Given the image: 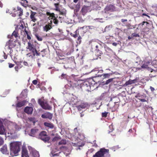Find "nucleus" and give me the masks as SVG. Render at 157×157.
I'll list each match as a JSON object with an SVG mask.
<instances>
[{
  "label": "nucleus",
  "mask_w": 157,
  "mask_h": 157,
  "mask_svg": "<svg viewBox=\"0 0 157 157\" xmlns=\"http://www.w3.org/2000/svg\"><path fill=\"white\" fill-rule=\"evenodd\" d=\"M77 33V30L76 31H75V34H73L72 33H71L70 34V35H71V36H73L75 38H76L77 36H78V35H79L78 33V34Z\"/></svg>",
  "instance_id": "obj_35"
},
{
  "label": "nucleus",
  "mask_w": 157,
  "mask_h": 157,
  "mask_svg": "<svg viewBox=\"0 0 157 157\" xmlns=\"http://www.w3.org/2000/svg\"><path fill=\"white\" fill-rule=\"evenodd\" d=\"M8 64L9 65V68H12L13 67L14 65V64L10 63H9Z\"/></svg>",
  "instance_id": "obj_51"
},
{
  "label": "nucleus",
  "mask_w": 157,
  "mask_h": 157,
  "mask_svg": "<svg viewBox=\"0 0 157 157\" xmlns=\"http://www.w3.org/2000/svg\"><path fill=\"white\" fill-rule=\"evenodd\" d=\"M44 124L45 126L49 128H53L54 126L53 124L48 122H44Z\"/></svg>",
  "instance_id": "obj_28"
},
{
  "label": "nucleus",
  "mask_w": 157,
  "mask_h": 157,
  "mask_svg": "<svg viewBox=\"0 0 157 157\" xmlns=\"http://www.w3.org/2000/svg\"><path fill=\"white\" fill-rule=\"evenodd\" d=\"M113 78H111L108 79L106 81L105 84L107 85L109 84L110 83L113 81Z\"/></svg>",
  "instance_id": "obj_37"
},
{
  "label": "nucleus",
  "mask_w": 157,
  "mask_h": 157,
  "mask_svg": "<svg viewBox=\"0 0 157 157\" xmlns=\"http://www.w3.org/2000/svg\"><path fill=\"white\" fill-rule=\"evenodd\" d=\"M89 7L84 6L82 8L81 10V12L82 14L84 15L86 13L90 10Z\"/></svg>",
  "instance_id": "obj_19"
},
{
  "label": "nucleus",
  "mask_w": 157,
  "mask_h": 157,
  "mask_svg": "<svg viewBox=\"0 0 157 157\" xmlns=\"http://www.w3.org/2000/svg\"><path fill=\"white\" fill-rule=\"evenodd\" d=\"M33 109L32 107L26 106L24 109V112L28 114H31L33 113Z\"/></svg>",
  "instance_id": "obj_17"
},
{
  "label": "nucleus",
  "mask_w": 157,
  "mask_h": 157,
  "mask_svg": "<svg viewBox=\"0 0 157 157\" xmlns=\"http://www.w3.org/2000/svg\"><path fill=\"white\" fill-rule=\"evenodd\" d=\"M59 3H55L54 6L56 7L55 10L59 12L60 14L65 15L66 14V10L65 9L63 8L61 6H59Z\"/></svg>",
  "instance_id": "obj_4"
},
{
  "label": "nucleus",
  "mask_w": 157,
  "mask_h": 157,
  "mask_svg": "<svg viewBox=\"0 0 157 157\" xmlns=\"http://www.w3.org/2000/svg\"><path fill=\"white\" fill-rule=\"evenodd\" d=\"M119 105V103H115L114 105L113 106V111H115L117 110L118 109Z\"/></svg>",
  "instance_id": "obj_29"
},
{
  "label": "nucleus",
  "mask_w": 157,
  "mask_h": 157,
  "mask_svg": "<svg viewBox=\"0 0 157 157\" xmlns=\"http://www.w3.org/2000/svg\"><path fill=\"white\" fill-rule=\"evenodd\" d=\"M109 150L106 149L105 148H101L97 152L93 157H105V155H108L109 154Z\"/></svg>",
  "instance_id": "obj_2"
},
{
  "label": "nucleus",
  "mask_w": 157,
  "mask_h": 157,
  "mask_svg": "<svg viewBox=\"0 0 157 157\" xmlns=\"http://www.w3.org/2000/svg\"><path fill=\"white\" fill-rule=\"evenodd\" d=\"M116 100L117 101H114V103H119L120 102V100L118 98H116Z\"/></svg>",
  "instance_id": "obj_47"
},
{
  "label": "nucleus",
  "mask_w": 157,
  "mask_h": 157,
  "mask_svg": "<svg viewBox=\"0 0 157 157\" xmlns=\"http://www.w3.org/2000/svg\"><path fill=\"white\" fill-rule=\"evenodd\" d=\"M112 45L114 46H116L117 45V43L116 42H114L112 43Z\"/></svg>",
  "instance_id": "obj_61"
},
{
  "label": "nucleus",
  "mask_w": 157,
  "mask_h": 157,
  "mask_svg": "<svg viewBox=\"0 0 157 157\" xmlns=\"http://www.w3.org/2000/svg\"><path fill=\"white\" fill-rule=\"evenodd\" d=\"M108 113V112H106L102 113L101 114L102 117H106L107 116Z\"/></svg>",
  "instance_id": "obj_41"
},
{
  "label": "nucleus",
  "mask_w": 157,
  "mask_h": 157,
  "mask_svg": "<svg viewBox=\"0 0 157 157\" xmlns=\"http://www.w3.org/2000/svg\"><path fill=\"white\" fill-rule=\"evenodd\" d=\"M95 47L96 48H95V49L96 50H98V51H99V53H100V54H101V51H99L98 49V44H96V45H95Z\"/></svg>",
  "instance_id": "obj_50"
},
{
  "label": "nucleus",
  "mask_w": 157,
  "mask_h": 157,
  "mask_svg": "<svg viewBox=\"0 0 157 157\" xmlns=\"http://www.w3.org/2000/svg\"><path fill=\"white\" fill-rule=\"evenodd\" d=\"M137 79H134L133 80L129 79L128 81L126 82L124 84V86H126L135 83L136 82H137Z\"/></svg>",
  "instance_id": "obj_22"
},
{
  "label": "nucleus",
  "mask_w": 157,
  "mask_h": 157,
  "mask_svg": "<svg viewBox=\"0 0 157 157\" xmlns=\"http://www.w3.org/2000/svg\"><path fill=\"white\" fill-rule=\"evenodd\" d=\"M22 62H17L16 63L17 65V66L18 67H19L20 68H21L23 66L21 64Z\"/></svg>",
  "instance_id": "obj_36"
},
{
  "label": "nucleus",
  "mask_w": 157,
  "mask_h": 157,
  "mask_svg": "<svg viewBox=\"0 0 157 157\" xmlns=\"http://www.w3.org/2000/svg\"><path fill=\"white\" fill-rule=\"evenodd\" d=\"M47 14L48 15H49L51 17V19H53L54 18L56 17L55 16V14L54 13H50L48 12Z\"/></svg>",
  "instance_id": "obj_33"
},
{
  "label": "nucleus",
  "mask_w": 157,
  "mask_h": 157,
  "mask_svg": "<svg viewBox=\"0 0 157 157\" xmlns=\"http://www.w3.org/2000/svg\"><path fill=\"white\" fill-rule=\"evenodd\" d=\"M3 142L4 141L3 139L0 137V146L2 145L3 144Z\"/></svg>",
  "instance_id": "obj_48"
},
{
  "label": "nucleus",
  "mask_w": 157,
  "mask_h": 157,
  "mask_svg": "<svg viewBox=\"0 0 157 157\" xmlns=\"http://www.w3.org/2000/svg\"><path fill=\"white\" fill-rule=\"evenodd\" d=\"M16 45L15 41L10 40L6 43V46H7L8 48L11 51L12 48L14 47Z\"/></svg>",
  "instance_id": "obj_8"
},
{
  "label": "nucleus",
  "mask_w": 157,
  "mask_h": 157,
  "mask_svg": "<svg viewBox=\"0 0 157 157\" xmlns=\"http://www.w3.org/2000/svg\"><path fill=\"white\" fill-rule=\"evenodd\" d=\"M67 75L66 74H62L61 76V79L66 78H67Z\"/></svg>",
  "instance_id": "obj_40"
},
{
  "label": "nucleus",
  "mask_w": 157,
  "mask_h": 157,
  "mask_svg": "<svg viewBox=\"0 0 157 157\" xmlns=\"http://www.w3.org/2000/svg\"><path fill=\"white\" fill-rule=\"evenodd\" d=\"M28 120L30 122H32L34 124H35L36 121H35V119L34 117H29L28 118Z\"/></svg>",
  "instance_id": "obj_31"
},
{
  "label": "nucleus",
  "mask_w": 157,
  "mask_h": 157,
  "mask_svg": "<svg viewBox=\"0 0 157 157\" xmlns=\"http://www.w3.org/2000/svg\"><path fill=\"white\" fill-rule=\"evenodd\" d=\"M39 138L44 142H48L50 138L47 135V133L44 131H42L39 134Z\"/></svg>",
  "instance_id": "obj_5"
},
{
  "label": "nucleus",
  "mask_w": 157,
  "mask_h": 157,
  "mask_svg": "<svg viewBox=\"0 0 157 157\" xmlns=\"http://www.w3.org/2000/svg\"><path fill=\"white\" fill-rule=\"evenodd\" d=\"M83 87L87 91H89L91 90V86L87 80L84 83Z\"/></svg>",
  "instance_id": "obj_15"
},
{
  "label": "nucleus",
  "mask_w": 157,
  "mask_h": 157,
  "mask_svg": "<svg viewBox=\"0 0 157 157\" xmlns=\"http://www.w3.org/2000/svg\"><path fill=\"white\" fill-rule=\"evenodd\" d=\"M41 117L43 118H48L51 119L52 117V115L49 112H47L42 114Z\"/></svg>",
  "instance_id": "obj_18"
},
{
  "label": "nucleus",
  "mask_w": 157,
  "mask_h": 157,
  "mask_svg": "<svg viewBox=\"0 0 157 157\" xmlns=\"http://www.w3.org/2000/svg\"><path fill=\"white\" fill-rule=\"evenodd\" d=\"M28 46L27 48L29 50V51L31 52L32 53H34L36 51V47L34 45L33 43L29 40L28 43Z\"/></svg>",
  "instance_id": "obj_6"
},
{
  "label": "nucleus",
  "mask_w": 157,
  "mask_h": 157,
  "mask_svg": "<svg viewBox=\"0 0 157 157\" xmlns=\"http://www.w3.org/2000/svg\"><path fill=\"white\" fill-rule=\"evenodd\" d=\"M146 23L147 24H149V23L148 22L145 21H143L142 23H140L139 24V25L140 26V25H141L143 26V25H144V23Z\"/></svg>",
  "instance_id": "obj_45"
},
{
  "label": "nucleus",
  "mask_w": 157,
  "mask_h": 157,
  "mask_svg": "<svg viewBox=\"0 0 157 157\" xmlns=\"http://www.w3.org/2000/svg\"><path fill=\"white\" fill-rule=\"evenodd\" d=\"M81 37L79 35V36L78 37V40L79 41V43L80 44L81 42Z\"/></svg>",
  "instance_id": "obj_49"
},
{
  "label": "nucleus",
  "mask_w": 157,
  "mask_h": 157,
  "mask_svg": "<svg viewBox=\"0 0 157 157\" xmlns=\"http://www.w3.org/2000/svg\"><path fill=\"white\" fill-rule=\"evenodd\" d=\"M140 97V95L139 93L137 95H136L135 96V97L136 98H137L138 97Z\"/></svg>",
  "instance_id": "obj_59"
},
{
  "label": "nucleus",
  "mask_w": 157,
  "mask_h": 157,
  "mask_svg": "<svg viewBox=\"0 0 157 157\" xmlns=\"http://www.w3.org/2000/svg\"><path fill=\"white\" fill-rule=\"evenodd\" d=\"M19 28L22 29H23L24 28V26L22 24L20 25V27Z\"/></svg>",
  "instance_id": "obj_56"
},
{
  "label": "nucleus",
  "mask_w": 157,
  "mask_h": 157,
  "mask_svg": "<svg viewBox=\"0 0 157 157\" xmlns=\"http://www.w3.org/2000/svg\"><path fill=\"white\" fill-rule=\"evenodd\" d=\"M149 71H150L151 72L153 73L152 74H149V76L151 78H152L156 76V72L155 71H153V69L151 68L149 69Z\"/></svg>",
  "instance_id": "obj_25"
},
{
  "label": "nucleus",
  "mask_w": 157,
  "mask_h": 157,
  "mask_svg": "<svg viewBox=\"0 0 157 157\" xmlns=\"http://www.w3.org/2000/svg\"><path fill=\"white\" fill-rule=\"evenodd\" d=\"M26 102V101L25 100H23L20 102H18L16 105V107L18 108L21 107L25 105Z\"/></svg>",
  "instance_id": "obj_24"
},
{
  "label": "nucleus",
  "mask_w": 157,
  "mask_h": 157,
  "mask_svg": "<svg viewBox=\"0 0 157 157\" xmlns=\"http://www.w3.org/2000/svg\"><path fill=\"white\" fill-rule=\"evenodd\" d=\"M89 44L90 45L92 48H94L95 47V45L96 44H97V42L96 41L92 40L89 42Z\"/></svg>",
  "instance_id": "obj_26"
},
{
  "label": "nucleus",
  "mask_w": 157,
  "mask_h": 157,
  "mask_svg": "<svg viewBox=\"0 0 157 157\" xmlns=\"http://www.w3.org/2000/svg\"><path fill=\"white\" fill-rule=\"evenodd\" d=\"M97 77L96 76L95 77H94L93 78H89L87 80L91 86H93L96 83H97L98 82L96 80Z\"/></svg>",
  "instance_id": "obj_13"
},
{
  "label": "nucleus",
  "mask_w": 157,
  "mask_h": 157,
  "mask_svg": "<svg viewBox=\"0 0 157 157\" xmlns=\"http://www.w3.org/2000/svg\"><path fill=\"white\" fill-rule=\"evenodd\" d=\"M1 151L4 154H8L9 152L8 151L7 145H4L1 148Z\"/></svg>",
  "instance_id": "obj_20"
},
{
  "label": "nucleus",
  "mask_w": 157,
  "mask_h": 157,
  "mask_svg": "<svg viewBox=\"0 0 157 157\" xmlns=\"http://www.w3.org/2000/svg\"><path fill=\"white\" fill-rule=\"evenodd\" d=\"M32 36V35L31 34V32H30L29 34H27V38L29 40H30L31 39V36Z\"/></svg>",
  "instance_id": "obj_43"
},
{
  "label": "nucleus",
  "mask_w": 157,
  "mask_h": 157,
  "mask_svg": "<svg viewBox=\"0 0 157 157\" xmlns=\"http://www.w3.org/2000/svg\"><path fill=\"white\" fill-rule=\"evenodd\" d=\"M141 68L147 69L148 71L150 69L149 68L148 65L145 64H144L141 66Z\"/></svg>",
  "instance_id": "obj_34"
},
{
  "label": "nucleus",
  "mask_w": 157,
  "mask_h": 157,
  "mask_svg": "<svg viewBox=\"0 0 157 157\" xmlns=\"http://www.w3.org/2000/svg\"><path fill=\"white\" fill-rule=\"evenodd\" d=\"M51 23L49 24L46 25H45L44 27L43 28L44 31L46 32L48 31L52 28L51 25L52 23V21H50Z\"/></svg>",
  "instance_id": "obj_21"
},
{
  "label": "nucleus",
  "mask_w": 157,
  "mask_h": 157,
  "mask_svg": "<svg viewBox=\"0 0 157 157\" xmlns=\"http://www.w3.org/2000/svg\"><path fill=\"white\" fill-rule=\"evenodd\" d=\"M24 32L25 33V34H26L27 35V34H29L30 32V31L29 32V31H27V30H26V27H25V29H24Z\"/></svg>",
  "instance_id": "obj_53"
},
{
  "label": "nucleus",
  "mask_w": 157,
  "mask_h": 157,
  "mask_svg": "<svg viewBox=\"0 0 157 157\" xmlns=\"http://www.w3.org/2000/svg\"><path fill=\"white\" fill-rule=\"evenodd\" d=\"M37 13L36 12L31 11L30 15V19L31 21L35 22L37 20Z\"/></svg>",
  "instance_id": "obj_7"
},
{
  "label": "nucleus",
  "mask_w": 157,
  "mask_h": 157,
  "mask_svg": "<svg viewBox=\"0 0 157 157\" xmlns=\"http://www.w3.org/2000/svg\"><path fill=\"white\" fill-rule=\"evenodd\" d=\"M59 139H60V136H56L52 139V141L53 142H55L56 141H57Z\"/></svg>",
  "instance_id": "obj_39"
},
{
  "label": "nucleus",
  "mask_w": 157,
  "mask_h": 157,
  "mask_svg": "<svg viewBox=\"0 0 157 157\" xmlns=\"http://www.w3.org/2000/svg\"><path fill=\"white\" fill-rule=\"evenodd\" d=\"M56 18H54L53 19V22L56 25H57L59 23V21Z\"/></svg>",
  "instance_id": "obj_38"
},
{
  "label": "nucleus",
  "mask_w": 157,
  "mask_h": 157,
  "mask_svg": "<svg viewBox=\"0 0 157 157\" xmlns=\"http://www.w3.org/2000/svg\"><path fill=\"white\" fill-rule=\"evenodd\" d=\"M35 36L38 41H41L43 40V38L40 36L36 34H35Z\"/></svg>",
  "instance_id": "obj_32"
},
{
  "label": "nucleus",
  "mask_w": 157,
  "mask_h": 157,
  "mask_svg": "<svg viewBox=\"0 0 157 157\" xmlns=\"http://www.w3.org/2000/svg\"><path fill=\"white\" fill-rule=\"evenodd\" d=\"M67 141L63 139L58 143L59 145H65L66 144Z\"/></svg>",
  "instance_id": "obj_30"
},
{
  "label": "nucleus",
  "mask_w": 157,
  "mask_h": 157,
  "mask_svg": "<svg viewBox=\"0 0 157 157\" xmlns=\"http://www.w3.org/2000/svg\"><path fill=\"white\" fill-rule=\"evenodd\" d=\"M38 103L44 109L51 110L52 109L51 106L48 104L46 101H42L41 99H39Z\"/></svg>",
  "instance_id": "obj_3"
},
{
  "label": "nucleus",
  "mask_w": 157,
  "mask_h": 157,
  "mask_svg": "<svg viewBox=\"0 0 157 157\" xmlns=\"http://www.w3.org/2000/svg\"><path fill=\"white\" fill-rule=\"evenodd\" d=\"M21 157H29L28 150L25 147H22Z\"/></svg>",
  "instance_id": "obj_12"
},
{
  "label": "nucleus",
  "mask_w": 157,
  "mask_h": 157,
  "mask_svg": "<svg viewBox=\"0 0 157 157\" xmlns=\"http://www.w3.org/2000/svg\"><path fill=\"white\" fill-rule=\"evenodd\" d=\"M9 36H8V37L10 38H12V37L13 36H14L15 38H17L19 36L18 31L15 30L13 32L12 35L11 36H10V37H9Z\"/></svg>",
  "instance_id": "obj_23"
},
{
  "label": "nucleus",
  "mask_w": 157,
  "mask_h": 157,
  "mask_svg": "<svg viewBox=\"0 0 157 157\" xmlns=\"http://www.w3.org/2000/svg\"><path fill=\"white\" fill-rule=\"evenodd\" d=\"M33 53V55L34 56H35L36 55L37 56H39L40 55V53L38 52L36 49V51H35L34 53Z\"/></svg>",
  "instance_id": "obj_44"
},
{
  "label": "nucleus",
  "mask_w": 157,
  "mask_h": 157,
  "mask_svg": "<svg viewBox=\"0 0 157 157\" xmlns=\"http://www.w3.org/2000/svg\"><path fill=\"white\" fill-rule=\"evenodd\" d=\"M127 26L128 27V29H132L131 28H130V26H129V25H127Z\"/></svg>",
  "instance_id": "obj_64"
},
{
  "label": "nucleus",
  "mask_w": 157,
  "mask_h": 157,
  "mask_svg": "<svg viewBox=\"0 0 157 157\" xmlns=\"http://www.w3.org/2000/svg\"><path fill=\"white\" fill-rule=\"evenodd\" d=\"M39 129L36 128L35 127L31 129L29 135L35 137L39 133Z\"/></svg>",
  "instance_id": "obj_9"
},
{
  "label": "nucleus",
  "mask_w": 157,
  "mask_h": 157,
  "mask_svg": "<svg viewBox=\"0 0 157 157\" xmlns=\"http://www.w3.org/2000/svg\"><path fill=\"white\" fill-rule=\"evenodd\" d=\"M138 99L140 101L142 102H147V101L146 99H141L139 98H138Z\"/></svg>",
  "instance_id": "obj_46"
},
{
  "label": "nucleus",
  "mask_w": 157,
  "mask_h": 157,
  "mask_svg": "<svg viewBox=\"0 0 157 157\" xmlns=\"http://www.w3.org/2000/svg\"><path fill=\"white\" fill-rule=\"evenodd\" d=\"M88 106L87 103L86 102H82L81 104L76 106L78 110L80 111L82 109L87 108Z\"/></svg>",
  "instance_id": "obj_11"
},
{
  "label": "nucleus",
  "mask_w": 157,
  "mask_h": 157,
  "mask_svg": "<svg viewBox=\"0 0 157 157\" xmlns=\"http://www.w3.org/2000/svg\"><path fill=\"white\" fill-rule=\"evenodd\" d=\"M132 37H139L140 36L138 34L136 33H133L132 34Z\"/></svg>",
  "instance_id": "obj_42"
},
{
  "label": "nucleus",
  "mask_w": 157,
  "mask_h": 157,
  "mask_svg": "<svg viewBox=\"0 0 157 157\" xmlns=\"http://www.w3.org/2000/svg\"><path fill=\"white\" fill-rule=\"evenodd\" d=\"M103 71L102 70H101L98 71V73H100L102 74L103 73Z\"/></svg>",
  "instance_id": "obj_57"
},
{
  "label": "nucleus",
  "mask_w": 157,
  "mask_h": 157,
  "mask_svg": "<svg viewBox=\"0 0 157 157\" xmlns=\"http://www.w3.org/2000/svg\"><path fill=\"white\" fill-rule=\"evenodd\" d=\"M6 133V129L3 125V123L0 121V134L5 135Z\"/></svg>",
  "instance_id": "obj_14"
},
{
  "label": "nucleus",
  "mask_w": 157,
  "mask_h": 157,
  "mask_svg": "<svg viewBox=\"0 0 157 157\" xmlns=\"http://www.w3.org/2000/svg\"><path fill=\"white\" fill-rule=\"evenodd\" d=\"M111 73H106L103 74H96V77H101L102 79H105L106 78H108L109 77L110 75H112Z\"/></svg>",
  "instance_id": "obj_16"
},
{
  "label": "nucleus",
  "mask_w": 157,
  "mask_h": 157,
  "mask_svg": "<svg viewBox=\"0 0 157 157\" xmlns=\"http://www.w3.org/2000/svg\"><path fill=\"white\" fill-rule=\"evenodd\" d=\"M21 145V143L20 142H13L10 143V155L11 156L17 155L18 152L20 150V147Z\"/></svg>",
  "instance_id": "obj_1"
},
{
  "label": "nucleus",
  "mask_w": 157,
  "mask_h": 157,
  "mask_svg": "<svg viewBox=\"0 0 157 157\" xmlns=\"http://www.w3.org/2000/svg\"><path fill=\"white\" fill-rule=\"evenodd\" d=\"M116 10L115 6L111 4L106 6L105 8V10L107 11L113 12L115 11Z\"/></svg>",
  "instance_id": "obj_10"
},
{
  "label": "nucleus",
  "mask_w": 157,
  "mask_h": 157,
  "mask_svg": "<svg viewBox=\"0 0 157 157\" xmlns=\"http://www.w3.org/2000/svg\"><path fill=\"white\" fill-rule=\"evenodd\" d=\"M14 68L16 71H17V72L18 71V69H20L19 67H18L17 66H15Z\"/></svg>",
  "instance_id": "obj_54"
},
{
  "label": "nucleus",
  "mask_w": 157,
  "mask_h": 157,
  "mask_svg": "<svg viewBox=\"0 0 157 157\" xmlns=\"http://www.w3.org/2000/svg\"><path fill=\"white\" fill-rule=\"evenodd\" d=\"M3 4L2 3L1 1H0V7L2 8L3 7Z\"/></svg>",
  "instance_id": "obj_62"
},
{
  "label": "nucleus",
  "mask_w": 157,
  "mask_h": 157,
  "mask_svg": "<svg viewBox=\"0 0 157 157\" xmlns=\"http://www.w3.org/2000/svg\"><path fill=\"white\" fill-rule=\"evenodd\" d=\"M150 89H151V90L152 91H154L155 90L154 88L151 86L150 87Z\"/></svg>",
  "instance_id": "obj_63"
},
{
  "label": "nucleus",
  "mask_w": 157,
  "mask_h": 157,
  "mask_svg": "<svg viewBox=\"0 0 157 157\" xmlns=\"http://www.w3.org/2000/svg\"><path fill=\"white\" fill-rule=\"evenodd\" d=\"M23 63L24 64L25 66H27L28 65V63L25 61H24Z\"/></svg>",
  "instance_id": "obj_60"
},
{
  "label": "nucleus",
  "mask_w": 157,
  "mask_h": 157,
  "mask_svg": "<svg viewBox=\"0 0 157 157\" xmlns=\"http://www.w3.org/2000/svg\"><path fill=\"white\" fill-rule=\"evenodd\" d=\"M16 11H19L18 15L19 16H21L23 15V10L21 7L17 6V10H16Z\"/></svg>",
  "instance_id": "obj_27"
},
{
  "label": "nucleus",
  "mask_w": 157,
  "mask_h": 157,
  "mask_svg": "<svg viewBox=\"0 0 157 157\" xmlns=\"http://www.w3.org/2000/svg\"><path fill=\"white\" fill-rule=\"evenodd\" d=\"M37 81L36 80H33L32 82L35 85H36L37 83Z\"/></svg>",
  "instance_id": "obj_52"
},
{
  "label": "nucleus",
  "mask_w": 157,
  "mask_h": 157,
  "mask_svg": "<svg viewBox=\"0 0 157 157\" xmlns=\"http://www.w3.org/2000/svg\"><path fill=\"white\" fill-rule=\"evenodd\" d=\"M127 21V19H121V21L122 22H126Z\"/></svg>",
  "instance_id": "obj_55"
},
{
  "label": "nucleus",
  "mask_w": 157,
  "mask_h": 157,
  "mask_svg": "<svg viewBox=\"0 0 157 157\" xmlns=\"http://www.w3.org/2000/svg\"><path fill=\"white\" fill-rule=\"evenodd\" d=\"M31 8L33 10H37V8H36L35 7V6H33V7H31Z\"/></svg>",
  "instance_id": "obj_58"
}]
</instances>
